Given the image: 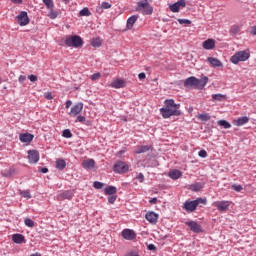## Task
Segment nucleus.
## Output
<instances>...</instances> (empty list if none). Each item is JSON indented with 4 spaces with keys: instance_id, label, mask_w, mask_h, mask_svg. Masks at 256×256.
<instances>
[{
    "instance_id": "obj_20",
    "label": "nucleus",
    "mask_w": 256,
    "mask_h": 256,
    "mask_svg": "<svg viewBox=\"0 0 256 256\" xmlns=\"http://www.w3.org/2000/svg\"><path fill=\"white\" fill-rule=\"evenodd\" d=\"M137 19H139V15H133L129 17L127 20L126 29H133V26L135 25V23H137Z\"/></svg>"
},
{
    "instance_id": "obj_45",
    "label": "nucleus",
    "mask_w": 256,
    "mask_h": 256,
    "mask_svg": "<svg viewBox=\"0 0 256 256\" xmlns=\"http://www.w3.org/2000/svg\"><path fill=\"white\" fill-rule=\"evenodd\" d=\"M90 79H91L92 81H98V79H101V73L97 72V73L93 74V75L90 77Z\"/></svg>"
},
{
    "instance_id": "obj_18",
    "label": "nucleus",
    "mask_w": 256,
    "mask_h": 256,
    "mask_svg": "<svg viewBox=\"0 0 256 256\" xmlns=\"http://www.w3.org/2000/svg\"><path fill=\"white\" fill-rule=\"evenodd\" d=\"M110 87H113V89H122V87H125V80L123 79H114L111 84Z\"/></svg>"
},
{
    "instance_id": "obj_53",
    "label": "nucleus",
    "mask_w": 256,
    "mask_h": 256,
    "mask_svg": "<svg viewBox=\"0 0 256 256\" xmlns=\"http://www.w3.org/2000/svg\"><path fill=\"white\" fill-rule=\"evenodd\" d=\"M44 97H45L46 99H48V100H51V99H53V94H51V92H46V93L44 94Z\"/></svg>"
},
{
    "instance_id": "obj_9",
    "label": "nucleus",
    "mask_w": 256,
    "mask_h": 256,
    "mask_svg": "<svg viewBox=\"0 0 256 256\" xmlns=\"http://www.w3.org/2000/svg\"><path fill=\"white\" fill-rule=\"evenodd\" d=\"M16 19L20 27H25V25H29V16L25 11L20 12V14L16 17Z\"/></svg>"
},
{
    "instance_id": "obj_26",
    "label": "nucleus",
    "mask_w": 256,
    "mask_h": 256,
    "mask_svg": "<svg viewBox=\"0 0 256 256\" xmlns=\"http://www.w3.org/2000/svg\"><path fill=\"white\" fill-rule=\"evenodd\" d=\"M48 14L47 17H49V19H57V17H59V11L55 10V7L52 8H48Z\"/></svg>"
},
{
    "instance_id": "obj_10",
    "label": "nucleus",
    "mask_w": 256,
    "mask_h": 256,
    "mask_svg": "<svg viewBox=\"0 0 256 256\" xmlns=\"http://www.w3.org/2000/svg\"><path fill=\"white\" fill-rule=\"evenodd\" d=\"M114 171L115 173H127V171H129V165L123 161H118L114 165Z\"/></svg>"
},
{
    "instance_id": "obj_12",
    "label": "nucleus",
    "mask_w": 256,
    "mask_h": 256,
    "mask_svg": "<svg viewBox=\"0 0 256 256\" xmlns=\"http://www.w3.org/2000/svg\"><path fill=\"white\" fill-rule=\"evenodd\" d=\"M82 111H83V102H79L71 108L69 115L70 117H77V115H79V113H81Z\"/></svg>"
},
{
    "instance_id": "obj_2",
    "label": "nucleus",
    "mask_w": 256,
    "mask_h": 256,
    "mask_svg": "<svg viewBox=\"0 0 256 256\" xmlns=\"http://www.w3.org/2000/svg\"><path fill=\"white\" fill-rule=\"evenodd\" d=\"M198 205H207V198H197L192 201L187 200L183 205V209L187 211V213H193L197 211Z\"/></svg>"
},
{
    "instance_id": "obj_15",
    "label": "nucleus",
    "mask_w": 256,
    "mask_h": 256,
    "mask_svg": "<svg viewBox=\"0 0 256 256\" xmlns=\"http://www.w3.org/2000/svg\"><path fill=\"white\" fill-rule=\"evenodd\" d=\"M185 225H187L190 228V231H193V233H201L202 231L201 225L195 221L185 222Z\"/></svg>"
},
{
    "instance_id": "obj_21",
    "label": "nucleus",
    "mask_w": 256,
    "mask_h": 256,
    "mask_svg": "<svg viewBox=\"0 0 256 256\" xmlns=\"http://www.w3.org/2000/svg\"><path fill=\"white\" fill-rule=\"evenodd\" d=\"M207 61L212 67H223V62L215 57H208Z\"/></svg>"
},
{
    "instance_id": "obj_6",
    "label": "nucleus",
    "mask_w": 256,
    "mask_h": 256,
    "mask_svg": "<svg viewBox=\"0 0 256 256\" xmlns=\"http://www.w3.org/2000/svg\"><path fill=\"white\" fill-rule=\"evenodd\" d=\"M214 207L218 209L221 213H225V211H229V207H231V202L229 201H216L213 203Z\"/></svg>"
},
{
    "instance_id": "obj_38",
    "label": "nucleus",
    "mask_w": 256,
    "mask_h": 256,
    "mask_svg": "<svg viewBox=\"0 0 256 256\" xmlns=\"http://www.w3.org/2000/svg\"><path fill=\"white\" fill-rule=\"evenodd\" d=\"M62 137H65V139H71L73 137V133H71V130L65 129L63 131Z\"/></svg>"
},
{
    "instance_id": "obj_30",
    "label": "nucleus",
    "mask_w": 256,
    "mask_h": 256,
    "mask_svg": "<svg viewBox=\"0 0 256 256\" xmlns=\"http://www.w3.org/2000/svg\"><path fill=\"white\" fill-rule=\"evenodd\" d=\"M181 177V171L179 170H172L169 172L170 179H179Z\"/></svg>"
},
{
    "instance_id": "obj_40",
    "label": "nucleus",
    "mask_w": 256,
    "mask_h": 256,
    "mask_svg": "<svg viewBox=\"0 0 256 256\" xmlns=\"http://www.w3.org/2000/svg\"><path fill=\"white\" fill-rule=\"evenodd\" d=\"M231 188L233 189V191H236L237 193H241V191H243V186L240 184H232Z\"/></svg>"
},
{
    "instance_id": "obj_37",
    "label": "nucleus",
    "mask_w": 256,
    "mask_h": 256,
    "mask_svg": "<svg viewBox=\"0 0 256 256\" xmlns=\"http://www.w3.org/2000/svg\"><path fill=\"white\" fill-rule=\"evenodd\" d=\"M43 3L47 9H52V7H55L53 0H43Z\"/></svg>"
},
{
    "instance_id": "obj_39",
    "label": "nucleus",
    "mask_w": 256,
    "mask_h": 256,
    "mask_svg": "<svg viewBox=\"0 0 256 256\" xmlns=\"http://www.w3.org/2000/svg\"><path fill=\"white\" fill-rule=\"evenodd\" d=\"M190 189H191V191H201V189H203V186L201 184H199V183L192 184L190 186Z\"/></svg>"
},
{
    "instance_id": "obj_24",
    "label": "nucleus",
    "mask_w": 256,
    "mask_h": 256,
    "mask_svg": "<svg viewBox=\"0 0 256 256\" xmlns=\"http://www.w3.org/2000/svg\"><path fill=\"white\" fill-rule=\"evenodd\" d=\"M249 123V117L247 116H244V117H240L236 120H234V124L237 126V127H241L245 124Z\"/></svg>"
},
{
    "instance_id": "obj_47",
    "label": "nucleus",
    "mask_w": 256,
    "mask_h": 256,
    "mask_svg": "<svg viewBox=\"0 0 256 256\" xmlns=\"http://www.w3.org/2000/svg\"><path fill=\"white\" fill-rule=\"evenodd\" d=\"M112 5L109 2H102L101 9H111Z\"/></svg>"
},
{
    "instance_id": "obj_31",
    "label": "nucleus",
    "mask_w": 256,
    "mask_h": 256,
    "mask_svg": "<svg viewBox=\"0 0 256 256\" xmlns=\"http://www.w3.org/2000/svg\"><path fill=\"white\" fill-rule=\"evenodd\" d=\"M218 125H220V127H223L224 129H231V123L226 120H219Z\"/></svg>"
},
{
    "instance_id": "obj_58",
    "label": "nucleus",
    "mask_w": 256,
    "mask_h": 256,
    "mask_svg": "<svg viewBox=\"0 0 256 256\" xmlns=\"http://www.w3.org/2000/svg\"><path fill=\"white\" fill-rule=\"evenodd\" d=\"M16 5H21L23 3V0H11Z\"/></svg>"
},
{
    "instance_id": "obj_57",
    "label": "nucleus",
    "mask_w": 256,
    "mask_h": 256,
    "mask_svg": "<svg viewBox=\"0 0 256 256\" xmlns=\"http://www.w3.org/2000/svg\"><path fill=\"white\" fill-rule=\"evenodd\" d=\"M250 33H251V35H256V26H253V27L250 29Z\"/></svg>"
},
{
    "instance_id": "obj_5",
    "label": "nucleus",
    "mask_w": 256,
    "mask_h": 256,
    "mask_svg": "<svg viewBox=\"0 0 256 256\" xmlns=\"http://www.w3.org/2000/svg\"><path fill=\"white\" fill-rule=\"evenodd\" d=\"M64 43L66 47H74L75 49L83 46V39L80 36H66Z\"/></svg>"
},
{
    "instance_id": "obj_14",
    "label": "nucleus",
    "mask_w": 256,
    "mask_h": 256,
    "mask_svg": "<svg viewBox=\"0 0 256 256\" xmlns=\"http://www.w3.org/2000/svg\"><path fill=\"white\" fill-rule=\"evenodd\" d=\"M65 199H67L68 201H71V199H73V191L67 190V191L60 193L57 196L58 201H65Z\"/></svg>"
},
{
    "instance_id": "obj_59",
    "label": "nucleus",
    "mask_w": 256,
    "mask_h": 256,
    "mask_svg": "<svg viewBox=\"0 0 256 256\" xmlns=\"http://www.w3.org/2000/svg\"><path fill=\"white\" fill-rule=\"evenodd\" d=\"M149 203H150L151 205H155V203H157V198H152V199L149 201Z\"/></svg>"
},
{
    "instance_id": "obj_25",
    "label": "nucleus",
    "mask_w": 256,
    "mask_h": 256,
    "mask_svg": "<svg viewBox=\"0 0 256 256\" xmlns=\"http://www.w3.org/2000/svg\"><path fill=\"white\" fill-rule=\"evenodd\" d=\"M185 87H196L197 85V78L196 77H189L184 82Z\"/></svg>"
},
{
    "instance_id": "obj_27",
    "label": "nucleus",
    "mask_w": 256,
    "mask_h": 256,
    "mask_svg": "<svg viewBox=\"0 0 256 256\" xmlns=\"http://www.w3.org/2000/svg\"><path fill=\"white\" fill-rule=\"evenodd\" d=\"M147 151H151V146L145 145V146H138L135 150V153L137 155H141V153H147Z\"/></svg>"
},
{
    "instance_id": "obj_34",
    "label": "nucleus",
    "mask_w": 256,
    "mask_h": 256,
    "mask_svg": "<svg viewBox=\"0 0 256 256\" xmlns=\"http://www.w3.org/2000/svg\"><path fill=\"white\" fill-rule=\"evenodd\" d=\"M80 17H89V15H91V11H89V8H83L80 12H79Z\"/></svg>"
},
{
    "instance_id": "obj_33",
    "label": "nucleus",
    "mask_w": 256,
    "mask_h": 256,
    "mask_svg": "<svg viewBox=\"0 0 256 256\" xmlns=\"http://www.w3.org/2000/svg\"><path fill=\"white\" fill-rule=\"evenodd\" d=\"M239 31H241V27L238 25H233L230 28V35H237V33H239Z\"/></svg>"
},
{
    "instance_id": "obj_50",
    "label": "nucleus",
    "mask_w": 256,
    "mask_h": 256,
    "mask_svg": "<svg viewBox=\"0 0 256 256\" xmlns=\"http://www.w3.org/2000/svg\"><path fill=\"white\" fill-rule=\"evenodd\" d=\"M76 121H78V123H85L86 118H85V116L79 115V116H77Z\"/></svg>"
},
{
    "instance_id": "obj_8",
    "label": "nucleus",
    "mask_w": 256,
    "mask_h": 256,
    "mask_svg": "<svg viewBox=\"0 0 256 256\" xmlns=\"http://www.w3.org/2000/svg\"><path fill=\"white\" fill-rule=\"evenodd\" d=\"M121 235L126 241H134V239H137V233L129 228L124 229L121 232Z\"/></svg>"
},
{
    "instance_id": "obj_56",
    "label": "nucleus",
    "mask_w": 256,
    "mask_h": 256,
    "mask_svg": "<svg viewBox=\"0 0 256 256\" xmlns=\"http://www.w3.org/2000/svg\"><path fill=\"white\" fill-rule=\"evenodd\" d=\"M148 249H149V251H155L157 248L155 247V245L150 244V245H148Z\"/></svg>"
},
{
    "instance_id": "obj_46",
    "label": "nucleus",
    "mask_w": 256,
    "mask_h": 256,
    "mask_svg": "<svg viewBox=\"0 0 256 256\" xmlns=\"http://www.w3.org/2000/svg\"><path fill=\"white\" fill-rule=\"evenodd\" d=\"M93 188L94 189H103V183L99 182V181H95L93 183Z\"/></svg>"
},
{
    "instance_id": "obj_36",
    "label": "nucleus",
    "mask_w": 256,
    "mask_h": 256,
    "mask_svg": "<svg viewBox=\"0 0 256 256\" xmlns=\"http://www.w3.org/2000/svg\"><path fill=\"white\" fill-rule=\"evenodd\" d=\"M225 99V95L223 94H213L212 101H223Z\"/></svg>"
},
{
    "instance_id": "obj_54",
    "label": "nucleus",
    "mask_w": 256,
    "mask_h": 256,
    "mask_svg": "<svg viewBox=\"0 0 256 256\" xmlns=\"http://www.w3.org/2000/svg\"><path fill=\"white\" fill-rule=\"evenodd\" d=\"M146 75L144 72H141L139 75H138V79H140V81H143V79H145Z\"/></svg>"
},
{
    "instance_id": "obj_52",
    "label": "nucleus",
    "mask_w": 256,
    "mask_h": 256,
    "mask_svg": "<svg viewBox=\"0 0 256 256\" xmlns=\"http://www.w3.org/2000/svg\"><path fill=\"white\" fill-rule=\"evenodd\" d=\"M27 80V76L21 75L18 78L19 83H25V81Z\"/></svg>"
},
{
    "instance_id": "obj_29",
    "label": "nucleus",
    "mask_w": 256,
    "mask_h": 256,
    "mask_svg": "<svg viewBox=\"0 0 256 256\" xmlns=\"http://www.w3.org/2000/svg\"><path fill=\"white\" fill-rule=\"evenodd\" d=\"M105 195H115L117 193V188L115 186H108L104 190Z\"/></svg>"
},
{
    "instance_id": "obj_7",
    "label": "nucleus",
    "mask_w": 256,
    "mask_h": 256,
    "mask_svg": "<svg viewBox=\"0 0 256 256\" xmlns=\"http://www.w3.org/2000/svg\"><path fill=\"white\" fill-rule=\"evenodd\" d=\"M187 7V2L185 0H179L176 3L170 5V11L172 13H179L180 9H185Z\"/></svg>"
},
{
    "instance_id": "obj_61",
    "label": "nucleus",
    "mask_w": 256,
    "mask_h": 256,
    "mask_svg": "<svg viewBox=\"0 0 256 256\" xmlns=\"http://www.w3.org/2000/svg\"><path fill=\"white\" fill-rule=\"evenodd\" d=\"M30 256H41V253L37 252V253H34V254L30 255Z\"/></svg>"
},
{
    "instance_id": "obj_11",
    "label": "nucleus",
    "mask_w": 256,
    "mask_h": 256,
    "mask_svg": "<svg viewBox=\"0 0 256 256\" xmlns=\"http://www.w3.org/2000/svg\"><path fill=\"white\" fill-rule=\"evenodd\" d=\"M145 219L147 221H149L152 225H157V223L159 221V214H157L153 211H149L146 213Z\"/></svg>"
},
{
    "instance_id": "obj_17",
    "label": "nucleus",
    "mask_w": 256,
    "mask_h": 256,
    "mask_svg": "<svg viewBox=\"0 0 256 256\" xmlns=\"http://www.w3.org/2000/svg\"><path fill=\"white\" fill-rule=\"evenodd\" d=\"M203 49H206V51H211L215 49V41L211 38L207 39L202 43Z\"/></svg>"
},
{
    "instance_id": "obj_49",
    "label": "nucleus",
    "mask_w": 256,
    "mask_h": 256,
    "mask_svg": "<svg viewBox=\"0 0 256 256\" xmlns=\"http://www.w3.org/2000/svg\"><path fill=\"white\" fill-rule=\"evenodd\" d=\"M199 157H202V159H205L207 157V151L206 150H200L198 152Z\"/></svg>"
},
{
    "instance_id": "obj_43",
    "label": "nucleus",
    "mask_w": 256,
    "mask_h": 256,
    "mask_svg": "<svg viewBox=\"0 0 256 256\" xmlns=\"http://www.w3.org/2000/svg\"><path fill=\"white\" fill-rule=\"evenodd\" d=\"M180 25H191V20L188 19H178Z\"/></svg>"
},
{
    "instance_id": "obj_28",
    "label": "nucleus",
    "mask_w": 256,
    "mask_h": 256,
    "mask_svg": "<svg viewBox=\"0 0 256 256\" xmlns=\"http://www.w3.org/2000/svg\"><path fill=\"white\" fill-rule=\"evenodd\" d=\"M65 167H67V162H65L64 159L56 160V169H59V171H63Z\"/></svg>"
},
{
    "instance_id": "obj_35",
    "label": "nucleus",
    "mask_w": 256,
    "mask_h": 256,
    "mask_svg": "<svg viewBox=\"0 0 256 256\" xmlns=\"http://www.w3.org/2000/svg\"><path fill=\"white\" fill-rule=\"evenodd\" d=\"M24 225H26V227L33 228L35 227V222L31 218H25Z\"/></svg>"
},
{
    "instance_id": "obj_51",
    "label": "nucleus",
    "mask_w": 256,
    "mask_h": 256,
    "mask_svg": "<svg viewBox=\"0 0 256 256\" xmlns=\"http://www.w3.org/2000/svg\"><path fill=\"white\" fill-rule=\"evenodd\" d=\"M29 81H31L32 83H35V81H37V76L31 74L28 76Z\"/></svg>"
},
{
    "instance_id": "obj_48",
    "label": "nucleus",
    "mask_w": 256,
    "mask_h": 256,
    "mask_svg": "<svg viewBox=\"0 0 256 256\" xmlns=\"http://www.w3.org/2000/svg\"><path fill=\"white\" fill-rule=\"evenodd\" d=\"M136 179L140 182L143 183L145 181V176L143 175V173H139L136 176Z\"/></svg>"
},
{
    "instance_id": "obj_32",
    "label": "nucleus",
    "mask_w": 256,
    "mask_h": 256,
    "mask_svg": "<svg viewBox=\"0 0 256 256\" xmlns=\"http://www.w3.org/2000/svg\"><path fill=\"white\" fill-rule=\"evenodd\" d=\"M102 43L101 38H93L91 40L92 47H101Z\"/></svg>"
},
{
    "instance_id": "obj_1",
    "label": "nucleus",
    "mask_w": 256,
    "mask_h": 256,
    "mask_svg": "<svg viewBox=\"0 0 256 256\" xmlns=\"http://www.w3.org/2000/svg\"><path fill=\"white\" fill-rule=\"evenodd\" d=\"M181 107L180 104H176L175 100L167 99L164 101V107L160 109V113L163 119H169V117H179L181 115V111L179 108Z\"/></svg>"
},
{
    "instance_id": "obj_44",
    "label": "nucleus",
    "mask_w": 256,
    "mask_h": 256,
    "mask_svg": "<svg viewBox=\"0 0 256 256\" xmlns=\"http://www.w3.org/2000/svg\"><path fill=\"white\" fill-rule=\"evenodd\" d=\"M115 201H117V195L113 194V195H110L108 197V202L113 205V203H115Z\"/></svg>"
},
{
    "instance_id": "obj_19",
    "label": "nucleus",
    "mask_w": 256,
    "mask_h": 256,
    "mask_svg": "<svg viewBox=\"0 0 256 256\" xmlns=\"http://www.w3.org/2000/svg\"><path fill=\"white\" fill-rule=\"evenodd\" d=\"M209 83V78L207 76H204L201 79H196V89H204L205 85Z\"/></svg>"
},
{
    "instance_id": "obj_23",
    "label": "nucleus",
    "mask_w": 256,
    "mask_h": 256,
    "mask_svg": "<svg viewBox=\"0 0 256 256\" xmlns=\"http://www.w3.org/2000/svg\"><path fill=\"white\" fill-rule=\"evenodd\" d=\"M82 167L84 169H94L95 168V160L93 159H87L82 162Z\"/></svg>"
},
{
    "instance_id": "obj_62",
    "label": "nucleus",
    "mask_w": 256,
    "mask_h": 256,
    "mask_svg": "<svg viewBox=\"0 0 256 256\" xmlns=\"http://www.w3.org/2000/svg\"><path fill=\"white\" fill-rule=\"evenodd\" d=\"M0 83H1V77H0Z\"/></svg>"
},
{
    "instance_id": "obj_22",
    "label": "nucleus",
    "mask_w": 256,
    "mask_h": 256,
    "mask_svg": "<svg viewBox=\"0 0 256 256\" xmlns=\"http://www.w3.org/2000/svg\"><path fill=\"white\" fill-rule=\"evenodd\" d=\"M33 134L24 133L19 135V139L22 143H31L33 141Z\"/></svg>"
},
{
    "instance_id": "obj_16",
    "label": "nucleus",
    "mask_w": 256,
    "mask_h": 256,
    "mask_svg": "<svg viewBox=\"0 0 256 256\" xmlns=\"http://www.w3.org/2000/svg\"><path fill=\"white\" fill-rule=\"evenodd\" d=\"M12 241L13 243H16V245H22V243H27L25 236L19 233L12 235Z\"/></svg>"
},
{
    "instance_id": "obj_13",
    "label": "nucleus",
    "mask_w": 256,
    "mask_h": 256,
    "mask_svg": "<svg viewBox=\"0 0 256 256\" xmlns=\"http://www.w3.org/2000/svg\"><path fill=\"white\" fill-rule=\"evenodd\" d=\"M39 152L37 150L28 151V161L29 163H38L39 162Z\"/></svg>"
},
{
    "instance_id": "obj_42",
    "label": "nucleus",
    "mask_w": 256,
    "mask_h": 256,
    "mask_svg": "<svg viewBox=\"0 0 256 256\" xmlns=\"http://www.w3.org/2000/svg\"><path fill=\"white\" fill-rule=\"evenodd\" d=\"M198 119H200V121H209L211 116H209V114H199Z\"/></svg>"
},
{
    "instance_id": "obj_60",
    "label": "nucleus",
    "mask_w": 256,
    "mask_h": 256,
    "mask_svg": "<svg viewBox=\"0 0 256 256\" xmlns=\"http://www.w3.org/2000/svg\"><path fill=\"white\" fill-rule=\"evenodd\" d=\"M41 173H49V169L48 168H41Z\"/></svg>"
},
{
    "instance_id": "obj_55",
    "label": "nucleus",
    "mask_w": 256,
    "mask_h": 256,
    "mask_svg": "<svg viewBox=\"0 0 256 256\" xmlns=\"http://www.w3.org/2000/svg\"><path fill=\"white\" fill-rule=\"evenodd\" d=\"M71 105H73V102H71V100H67L66 104H65L66 109H69V107H71Z\"/></svg>"
},
{
    "instance_id": "obj_4",
    "label": "nucleus",
    "mask_w": 256,
    "mask_h": 256,
    "mask_svg": "<svg viewBox=\"0 0 256 256\" xmlns=\"http://www.w3.org/2000/svg\"><path fill=\"white\" fill-rule=\"evenodd\" d=\"M251 57L249 50H242L236 52L233 56H231L230 61L233 65H237L243 61H247Z\"/></svg>"
},
{
    "instance_id": "obj_3",
    "label": "nucleus",
    "mask_w": 256,
    "mask_h": 256,
    "mask_svg": "<svg viewBox=\"0 0 256 256\" xmlns=\"http://www.w3.org/2000/svg\"><path fill=\"white\" fill-rule=\"evenodd\" d=\"M151 0H138L136 11L142 15H153V6L149 5Z\"/></svg>"
},
{
    "instance_id": "obj_41",
    "label": "nucleus",
    "mask_w": 256,
    "mask_h": 256,
    "mask_svg": "<svg viewBox=\"0 0 256 256\" xmlns=\"http://www.w3.org/2000/svg\"><path fill=\"white\" fill-rule=\"evenodd\" d=\"M20 195L25 199H31V192H29L28 190H21Z\"/></svg>"
}]
</instances>
